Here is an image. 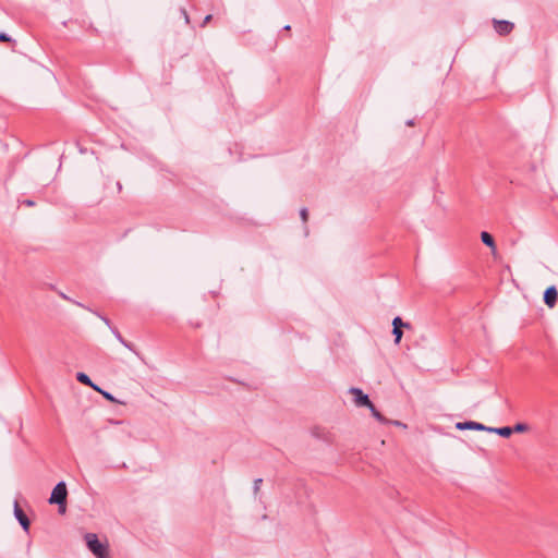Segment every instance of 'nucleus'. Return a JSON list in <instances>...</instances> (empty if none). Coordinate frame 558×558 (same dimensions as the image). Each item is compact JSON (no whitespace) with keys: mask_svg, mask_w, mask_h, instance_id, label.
Segmentation results:
<instances>
[{"mask_svg":"<svg viewBox=\"0 0 558 558\" xmlns=\"http://www.w3.org/2000/svg\"><path fill=\"white\" fill-rule=\"evenodd\" d=\"M558 299V291L555 286L548 287L544 292V303L549 307L553 308Z\"/></svg>","mask_w":558,"mask_h":558,"instance_id":"423d86ee","label":"nucleus"},{"mask_svg":"<svg viewBox=\"0 0 558 558\" xmlns=\"http://www.w3.org/2000/svg\"><path fill=\"white\" fill-rule=\"evenodd\" d=\"M262 483H263V478H256L254 481L253 490H254L255 495L259 492Z\"/></svg>","mask_w":558,"mask_h":558,"instance_id":"aec40b11","label":"nucleus"},{"mask_svg":"<svg viewBox=\"0 0 558 558\" xmlns=\"http://www.w3.org/2000/svg\"><path fill=\"white\" fill-rule=\"evenodd\" d=\"M92 312L96 316H98L109 328H110V326H112L111 320L107 316H105V315H102V314H100V313H98L96 311H92Z\"/></svg>","mask_w":558,"mask_h":558,"instance_id":"a211bd4d","label":"nucleus"},{"mask_svg":"<svg viewBox=\"0 0 558 558\" xmlns=\"http://www.w3.org/2000/svg\"><path fill=\"white\" fill-rule=\"evenodd\" d=\"M74 303H75L77 306H81V307H83V308H86V310L90 311L88 307H86L85 305H83V304H82V303H80V302H76V301H75Z\"/></svg>","mask_w":558,"mask_h":558,"instance_id":"393cba45","label":"nucleus"},{"mask_svg":"<svg viewBox=\"0 0 558 558\" xmlns=\"http://www.w3.org/2000/svg\"><path fill=\"white\" fill-rule=\"evenodd\" d=\"M76 379L81 383V384H84L88 387H92L94 390H98V386H96L92 379L89 378V376L83 372H78L76 374Z\"/></svg>","mask_w":558,"mask_h":558,"instance_id":"9b49d317","label":"nucleus"},{"mask_svg":"<svg viewBox=\"0 0 558 558\" xmlns=\"http://www.w3.org/2000/svg\"><path fill=\"white\" fill-rule=\"evenodd\" d=\"M117 189H118V191H119V192H121V191H122V184H121V182H117Z\"/></svg>","mask_w":558,"mask_h":558,"instance_id":"a878e982","label":"nucleus"},{"mask_svg":"<svg viewBox=\"0 0 558 558\" xmlns=\"http://www.w3.org/2000/svg\"><path fill=\"white\" fill-rule=\"evenodd\" d=\"M392 335L395 336V343L399 344L403 336L402 328L396 326V328L392 329Z\"/></svg>","mask_w":558,"mask_h":558,"instance_id":"ddd939ff","label":"nucleus"},{"mask_svg":"<svg viewBox=\"0 0 558 558\" xmlns=\"http://www.w3.org/2000/svg\"><path fill=\"white\" fill-rule=\"evenodd\" d=\"M372 413V415L380 423H387V420L385 416L376 409V407L371 403V405L367 407Z\"/></svg>","mask_w":558,"mask_h":558,"instance_id":"f8f14e48","label":"nucleus"},{"mask_svg":"<svg viewBox=\"0 0 558 558\" xmlns=\"http://www.w3.org/2000/svg\"><path fill=\"white\" fill-rule=\"evenodd\" d=\"M290 29H291V26H290V25H286V26L283 27V31H290Z\"/></svg>","mask_w":558,"mask_h":558,"instance_id":"cd10ccee","label":"nucleus"},{"mask_svg":"<svg viewBox=\"0 0 558 558\" xmlns=\"http://www.w3.org/2000/svg\"><path fill=\"white\" fill-rule=\"evenodd\" d=\"M110 330L111 332L113 333V336L117 338V340L122 344L124 345L126 349H129L130 351L134 352L136 355H140V353L136 351L134 344L132 342H129L126 341L121 332L118 330L117 327L114 326H110Z\"/></svg>","mask_w":558,"mask_h":558,"instance_id":"6e6552de","label":"nucleus"},{"mask_svg":"<svg viewBox=\"0 0 558 558\" xmlns=\"http://www.w3.org/2000/svg\"><path fill=\"white\" fill-rule=\"evenodd\" d=\"M300 216H301L302 221H303L304 223H306V222H307V220H308V210H307V208H306V207L301 208V210H300Z\"/></svg>","mask_w":558,"mask_h":558,"instance_id":"6ab92c4d","label":"nucleus"},{"mask_svg":"<svg viewBox=\"0 0 558 558\" xmlns=\"http://www.w3.org/2000/svg\"><path fill=\"white\" fill-rule=\"evenodd\" d=\"M14 517L21 524L22 529L28 533L31 527V521L23 509L20 507L19 501H14Z\"/></svg>","mask_w":558,"mask_h":558,"instance_id":"7ed1b4c3","label":"nucleus"},{"mask_svg":"<svg viewBox=\"0 0 558 558\" xmlns=\"http://www.w3.org/2000/svg\"><path fill=\"white\" fill-rule=\"evenodd\" d=\"M0 43H9L13 46L16 44V41L13 38H11L8 34L3 32H0Z\"/></svg>","mask_w":558,"mask_h":558,"instance_id":"2eb2a0df","label":"nucleus"},{"mask_svg":"<svg viewBox=\"0 0 558 558\" xmlns=\"http://www.w3.org/2000/svg\"><path fill=\"white\" fill-rule=\"evenodd\" d=\"M494 28L497 34L505 36L513 31L514 24L505 20H494Z\"/></svg>","mask_w":558,"mask_h":558,"instance_id":"20e7f679","label":"nucleus"},{"mask_svg":"<svg viewBox=\"0 0 558 558\" xmlns=\"http://www.w3.org/2000/svg\"><path fill=\"white\" fill-rule=\"evenodd\" d=\"M66 485L63 481H61L53 487L48 501L51 505H58L59 513L63 514L66 510Z\"/></svg>","mask_w":558,"mask_h":558,"instance_id":"f257e3e1","label":"nucleus"},{"mask_svg":"<svg viewBox=\"0 0 558 558\" xmlns=\"http://www.w3.org/2000/svg\"><path fill=\"white\" fill-rule=\"evenodd\" d=\"M60 295H61L62 299L71 301V299L69 296H66L64 293H60Z\"/></svg>","mask_w":558,"mask_h":558,"instance_id":"bb28decb","label":"nucleus"},{"mask_svg":"<svg viewBox=\"0 0 558 558\" xmlns=\"http://www.w3.org/2000/svg\"><path fill=\"white\" fill-rule=\"evenodd\" d=\"M396 326L398 328H402V327H405V328H409L410 327V324L409 323H403L401 317L397 316L393 318L392 320V327L396 328Z\"/></svg>","mask_w":558,"mask_h":558,"instance_id":"4468645a","label":"nucleus"},{"mask_svg":"<svg viewBox=\"0 0 558 558\" xmlns=\"http://www.w3.org/2000/svg\"><path fill=\"white\" fill-rule=\"evenodd\" d=\"M97 391L100 392L106 400H108L110 402H118L117 399L110 392L105 391V390L100 389L99 387H98Z\"/></svg>","mask_w":558,"mask_h":558,"instance_id":"f3484780","label":"nucleus"},{"mask_svg":"<svg viewBox=\"0 0 558 558\" xmlns=\"http://www.w3.org/2000/svg\"><path fill=\"white\" fill-rule=\"evenodd\" d=\"M211 17L213 16L210 14L206 15L201 26L204 27L211 20Z\"/></svg>","mask_w":558,"mask_h":558,"instance_id":"5701e85b","label":"nucleus"},{"mask_svg":"<svg viewBox=\"0 0 558 558\" xmlns=\"http://www.w3.org/2000/svg\"><path fill=\"white\" fill-rule=\"evenodd\" d=\"M181 13H182V15H183V17L185 20V23L190 24V17H189V14H187L186 10L185 9H181Z\"/></svg>","mask_w":558,"mask_h":558,"instance_id":"412c9836","label":"nucleus"},{"mask_svg":"<svg viewBox=\"0 0 558 558\" xmlns=\"http://www.w3.org/2000/svg\"><path fill=\"white\" fill-rule=\"evenodd\" d=\"M456 428L459 430H464V429L485 430L486 426L478 422L465 421V422L457 423Z\"/></svg>","mask_w":558,"mask_h":558,"instance_id":"0eeeda50","label":"nucleus"},{"mask_svg":"<svg viewBox=\"0 0 558 558\" xmlns=\"http://www.w3.org/2000/svg\"><path fill=\"white\" fill-rule=\"evenodd\" d=\"M405 124H407L408 126H414V125H415V122H414V120H413V119H410V120H408V121L405 122Z\"/></svg>","mask_w":558,"mask_h":558,"instance_id":"b1692460","label":"nucleus"},{"mask_svg":"<svg viewBox=\"0 0 558 558\" xmlns=\"http://www.w3.org/2000/svg\"><path fill=\"white\" fill-rule=\"evenodd\" d=\"M22 204L27 206V207L35 206V202L32 201V199H24V201H22Z\"/></svg>","mask_w":558,"mask_h":558,"instance_id":"4be33fe9","label":"nucleus"},{"mask_svg":"<svg viewBox=\"0 0 558 558\" xmlns=\"http://www.w3.org/2000/svg\"><path fill=\"white\" fill-rule=\"evenodd\" d=\"M513 429V433H523V432H526L529 429V426L524 423H517L513 427H511Z\"/></svg>","mask_w":558,"mask_h":558,"instance_id":"dca6fc26","label":"nucleus"},{"mask_svg":"<svg viewBox=\"0 0 558 558\" xmlns=\"http://www.w3.org/2000/svg\"><path fill=\"white\" fill-rule=\"evenodd\" d=\"M349 392L354 396L356 405L366 408L371 405L372 401L369 400L368 396L365 395L360 388L353 387L349 390Z\"/></svg>","mask_w":558,"mask_h":558,"instance_id":"39448f33","label":"nucleus"},{"mask_svg":"<svg viewBox=\"0 0 558 558\" xmlns=\"http://www.w3.org/2000/svg\"><path fill=\"white\" fill-rule=\"evenodd\" d=\"M486 432L497 434L501 437L508 438L513 434V429L510 426H504V427H487Z\"/></svg>","mask_w":558,"mask_h":558,"instance_id":"9d476101","label":"nucleus"},{"mask_svg":"<svg viewBox=\"0 0 558 558\" xmlns=\"http://www.w3.org/2000/svg\"><path fill=\"white\" fill-rule=\"evenodd\" d=\"M481 240L486 246H488L490 248L492 254L495 256L497 253V246H496L494 236L487 231H482Z\"/></svg>","mask_w":558,"mask_h":558,"instance_id":"1a4fd4ad","label":"nucleus"},{"mask_svg":"<svg viewBox=\"0 0 558 558\" xmlns=\"http://www.w3.org/2000/svg\"><path fill=\"white\" fill-rule=\"evenodd\" d=\"M85 542L87 548L97 557V558H108V546L101 543L95 533H86Z\"/></svg>","mask_w":558,"mask_h":558,"instance_id":"f03ea898","label":"nucleus"}]
</instances>
